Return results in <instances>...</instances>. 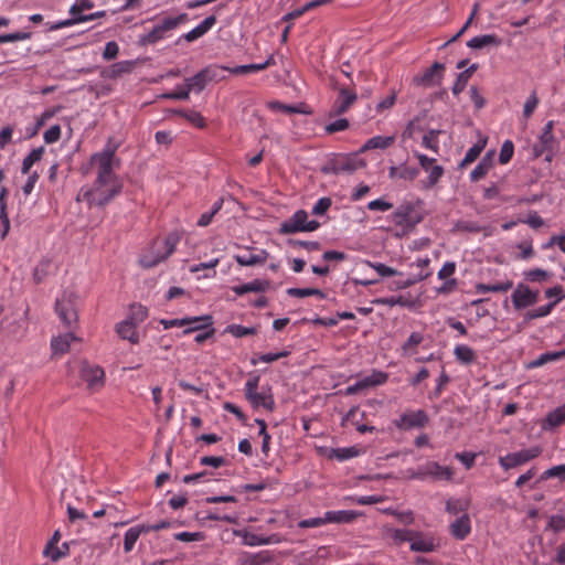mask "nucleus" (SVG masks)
<instances>
[{
	"mask_svg": "<svg viewBox=\"0 0 565 565\" xmlns=\"http://www.w3.org/2000/svg\"><path fill=\"white\" fill-rule=\"evenodd\" d=\"M423 218L424 212L422 209V202L405 201L387 217L391 223L387 231L392 232L397 238L406 237L414 232Z\"/></svg>",
	"mask_w": 565,
	"mask_h": 565,
	"instance_id": "f257e3e1",
	"label": "nucleus"
},
{
	"mask_svg": "<svg viewBox=\"0 0 565 565\" xmlns=\"http://www.w3.org/2000/svg\"><path fill=\"white\" fill-rule=\"evenodd\" d=\"M122 184L119 180L103 181L95 180L90 189H82L77 201H86L89 205L103 206L120 193Z\"/></svg>",
	"mask_w": 565,
	"mask_h": 565,
	"instance_id": "f03ea898",
	"label": "nucleus"
},
{
	"mask_svg": "<svg viewBox=\"0 0 565 565\" xmlns=\"http://www.w3.org/2000/svg\"><path fill=\"white\" fill-rule=\"evenodd\" d=\"M116 150L117 146L108 142L103 151L90 157V164L96 169V180L100 182L118 180L114 172L120 166V160L115 156Z\"/></svg>",
	"mask_w": 565,
	"mask_h": 565,
	"instance_id": "7ed1b4c3",
	"label": "nucleus"
},
{
	"mask_svg": "<svg viewBox=\"0 0 565 565\" xmlns=\"http://www.w3.org/2000/svg\"><path fill=\"white\" fill-rule=\"evenodd\" d=\"M178 242L179 236L177 234H170L163 241L153 242V244L140 255V266L149 269L164 262L174 252Z\"/></svg>",
	"mask_w": 565,
	"mask_h": 565,
	"instance_id": "20e7f679",
	"label": "nucleus"
},
{
	"mask_svg": "<svg viewBox=\"0 0 565 565\" xmlns=\"http://www.w3.org/2000/svg\"><path fill=\"white\" fill-rule=\"evenodd\" d=\"M188 20L186 13L177 17H167L160 23L156 24L148 33L139 38V44L142 46L152 45L163 40L167 34Z\"/></svg>",
	"mask_w": 565,
	"mask_h": 565,
	"instance_id": "39448f33",
	"label": "nucleus"
},
{
	"mask_svg": "<svg viewBox=\"0 0 565 565\" xmlns=\"http://www.w3.org/2000/svg\"><path fill=\"white\" fill-rule=\"evenodd\" d=\"M320 226L316 220L308 221V213L305 210H298L288 220L280 224L279 233L295 234L298 232H313Z\"/></svg>",
	"mask_w": 565,
	"mask_h": 565,
	"instance_id": "423d86ee",
	"label": "nucleus"
},
{
	"mask_svg": "<svg viewBox=\"0 0 565 565\" xmlns=\"http://www.w3.org/2000/svg\"><path fill=\"white\" fill-rule=\"evenodd\" d=\"M79 376L86 383L89 393L100 391L105 385V372L99 365L82 361Z\"/></svg>",
	"mask_w": 565,
	"mask_h": 565,
	"instance_id": "0eeeda50",
	"label": "nucleus"
},
{
	"mask_svg": "<svg viewBox=\"0 0 565 565\" xmlns=\"http://www.w3.org/2000/svg\"><path fill=\"white\" fill-rule=\"evenodd\" d=\"M55 311L65 328H72L77 324L75 296L72 292H64L61 298L56 300Z\"/></svg>",
	"mask_w": 565,
	"mask_h": 565,
	"instance_id": "6e6552de",
	"label": "nucleus"
},
{
	"mask_svg": "<svg viewBox=\"0 0 565 565\" xmlns=\"http://www.w3.org/2000/svg\"><path fill=\"white\" fill-rule=\"evenodd\" d=\"M542 452V448L540 446H534L529 449H523L518 452L509 454L504 457L499 458V463L504 470H510L512 468L519 467L529 462L530 460L539 457Z\"/></svg>",
	"mask_w": 565,
	"mask_h": 565,
	"instance_id": "1a4fd4ad",
	"label": "nucleus"
},
{
	"mask_svg": "<svg viewBox=\"0 0 565 565\" xmlns=\"http://www.w3.org/2000/svg\"><path fill=\"white\" fill-rule=\"evenodd\" d=\"M218 71H222L221 66H210L203 68L194 76L186 78L184 82L186 90L189 93L202 92L210 82L218 77Z\"/></svg>",
	"mask_w": 565,
	"mask_h": 565,
	"instance_id": "9d476101",
	"label": "nucleus"
},
{
	"mask_svg": "<svg viewBox=\"0 0 565 565\" xmlns=\"http://www.w3.org/2000/svg\"><path fill=\"white\" fill-rule=\"evenodd\" d=\"M259 377L255 376L246 382L245 396L254 407L263 406L268 411H273L275 402L271 395L257 392Z\"/></svg>",
	"mask_w": 565,
	"mask_h": 565,
	"instance_id": "9b49d317",
	"label": "nucleus"
},
{
	"mask_svg": "<svg viewBox=\"0 0 565 565\" xmlns=\"http://www.w3.org/2000/svg\"><path fill=\"white\" fill-rule=\"evenodd\" d=\"M445 65L435 62L429 68L413 78L415 85L431 87L440 84L444 76Z\"/></svg>",
	"mask_w": 565,
	"mask_h": 565,
	"instance_id": "f8f14e48",
	"label": "nucleus"
},
{
	"mask_svg": "<svg viewBox=\"0 0 565 565\" xmlns=\"http://www.w3.org/2000/svg\"><path fill=\"white\" fill-rule=\"evenodd\" d=\"M419 166L428 173L426 188H431L437 184L444 174V168L436 163V159L429 158L422 153H416Z\"/></svg>",
	"mask_w": 565,
	"mask_h": 565,
	"instance_id": "ddd939ff",
	"label": "nucleus"
},
{
	"mask_svg": "<svg viewBox=\"0 0 565 565\" xmlns=\"http://www.w3.org/2000/svg\"><path fill=\"white\" fill-rule=\"evenodd\" d=\"M358 99V95L348 88H340L338 97L330 109V116H339L345 113Z\"/></svg>",
	"mask_w": 565,
	"mask_h": 565,
	"instance_id": "4468645a",
	"label": "nucleus"
},
{
	"mask_svg": "<svg viewBox=\"0 0 565 565\" xmlns=\"http://www.w3.org/2000/svg\"><path fill=\"white\" fill-rule=\"evenodd\" d=\"M365 167V161L363 159L358 158L356 156L353 157H345L337 159L330 170L334 174L340 173H352L361 168Z\"/></svg>",
	"mask_w": 565,
	"mask_h": 565,
	"instance_id": "2eb2a0df",
	"label": "nucleus"
},
{
	"mask_svg": "<svg viewBox=\"0 0 565 565\" xmlns=\"http://www.w3.org/2000/svg\"><path fill=\"white\" fill-rule=\"evenodd\" d=\"M537 292L532 291L525 285H519L512 295V302L516 309L525 308L537 301Z\"/></svg>",
	"mask_w": 565,
	"mask_h": 565,
	"instance_id": "dca6fc26",
	"label": "nucleus"
},
{
	"mask_svg": "<svg viewBox=\"0 0 565 565\" xmlns=\"http://www.w3.org/2000/svg\"><path fill=\"white\" fill-rule=\"evenodd\" d=\"M454 476V472L451 468L444 467L438 465L437 462H428L426 463L420 472L417 475L419 478L425 477H434L438 480H450Z\"/></svg>",
	"mask_w": 565,
	"mask_h": 565,
	"instance_id": "f3484780",
	"label": "nucleus"
},
{
	"mask_svg": "<svg viewBox=\"0 0 565 565\" xmlns=\"http://www.w3.org/2000/svg\"><path fill=\"white\" fill-rule=\"evenodd\" d=\"M409 544V547L413 552L429 553L436 548V544L433 537L417 531H412Z\"/></svg>",
	"mask_w": 565,
	"mask_h": 565,
	"instance_id": "a211bd4d",
	"label": "nucleus"
},
{
	"mask_svg": "<svg viewBox=\"0 0 565 565\" xmlns=\"http://www.w3.org/2000/svg\"><path fill=\"white\" fill-rule=\"evenodd\" d=\"M134 68V61H120L111 64L107 68L102 70L100 76L107 79H117L125 74L131 73Z\"/></svg>",
	"mask_w": 565,
	"mask_h": 565,
	"instance_id": "6ab92c4d",
	"label": "nucleus"
},
{
	"mask_svg": "<svg viewBox=\"0 0 565 565\" xmlns=\"http://www.w3.org/2000/svg\"><path fill=\"white\" fill-rule=\"evenodd\" d=\"M81 341V338L76 337L73 332L65 334H58L51 340L52 355H62L68 352L72 342Z\"/></svg>",
	"mask_w": 565,
	"mask_h": 565,
	"instance_id": "aec40b11",
	"label": "nucleus"
},
{
	"mask_svg": "<svg viewBox=\"0 0 565 565\" xmlns=\"http://www.w3.org/2000/svg\"><path fill=\"white\" fill-rule=\"evenodd\" d=\"M235 534L241 536L243 543L248 546L268 545L280 542V537L276 534H273L270 536H259L247 531H237L235 532Z\"/></svg>",
	"mask_w": 565,
	"mask_h": 565,
	"instance_id": "412c9836",
	"label": "nucleus"
},
{
	"mask_svg": "<svg viewBox=\"0 0 565 565\" xmlns=\"http://www.w3.org/2000/svg\"><path fill=\"white\" fill-rule=\"evenodd\" d=\"M427 422V415L423 411L412 412L404 414L401 419L396 423V426L401 429H411L415 427H422Z\"/></svg>",
	"mask_w": 565,
	"mask_h": 565,
	"instance_id": "4be33fe9",
	"label": "nucleus"
},
{
	"mask_svg": "<svg viewBox=\"0 0 565 565\" xmlns=\"http://www.w3.org/2000/svg\"><path fill=\"white\" fill-rule=\"evenodd\" d=\"M450 534L457 540H463L471 531L470 518L467 513L461 514L449 525Z\"/></svg>",
	"mask_w": 565,
	"mask_h": 565,
	"instance_id": "5701e85b",
	"label": "nucleus"
},
{
	"mask_svg": "<svg viewBox=\"0 0 565 565\" xmlns=\"http://www.w3.org/2000/svg\"><path fill=\"white\" fill-rule=\"evenodd\" d=\"M117 334L122 339L127 340L132 344L139 343V333L137 331V324L132 320H124L116 326Z\"/></svg>",
	"mask_w": 565,
	"mask_h": 565,
	"instance_id": "b1692460",
	"label": "nucleus"
},
{
	"mask_svg": "<svg viewBox=\"0 0 565 565\" xmlns=\"http://www.w3.org/2000/svg\"><path fill=\"white\" fill-rule=\"evenodd\" d=\"M553 143H554L553 134H550L548 131H543L542 135L540 136L539 142L536 145H534V147H533L534 156L540 157L544 152L548 151V153L546 154V160L551 161L552 160L551 150H552Z\"/></svg>",
	"mask_w": 565,
	"mask_h": 565,
	"instance_id": "393cba45",
	"label": "nucleus"
},
{
	"mask_svg": "<svg viewBox=\"0 0 565 565\" xmlns=\"http://www.w3.org/2000/svg\"><path fill=\"white\" fill-rule=\"evenodd\" d=\"M215 22L216 18L214 15L205 18L198 26L183 35L184 40L188 42L198 40L203 36L215 24Z\"/></svg>",
	"mask_w": 565,
	"mask_h": 565,
	"instance_id": "a878e982",
	"label": "nucleus"
},
{
	"mask_svg": "<svg viewBox=\"0 0 565 565\" xmlns=\"http://www.w3.org/2000/svg\"><path fill=\"white\" fill-rule=\"evenodd\" d=\"M411 535H412L411 530H401V529H394L391 526H385L383 529L384 539L392 541V543L395 545H401L404 542H409Z\"/></svg>",
	"mask_w": 565,
	"mask_h": 565,
	"instance_id": "bb28decb",
	"label": "nucleus"
},
{
	"mask_svg": "<svg viewBox=\"0 0 565 565\" xmlns=\"http://www.w3.org/2000/svg\"><path fill=\"white\" fill-rule=\"evenodd\" d=\"M143 533H148V529L145 527V524H140L128 529L124 536V551L126 553L131 552L135 546V543Z\"/></svg>",
	"mask_w": 565,
	"mask_h": 565,
	"instance_id": "cd10ccee",
	"label": "nucleus"
},
{
	"mask_svg": "<svg viewBox=\"0 0 565 565\" xmlns=\"http://www.w3.org/2000/svg\"><path fill=\"white\" fill-rule=\"evenodd\" d=\"M501 39L494 34H484L480 36L472 38L467 42V45L473 50H480L487 46H499L501 44Z\"/></svg>",
	"mask_w": 565,
	"mask_h": 565,
	"instance_id": "c85d7f7f",
	"label": "nucleus"
},
{
	"mask_svg": "<svg viewBox=\"0 0 565 565\" xmlns=\"http://www.w3.org/2000/svg\"><path fill=\"white\" fill-rule=\"evenodd\" d=\"M395 141L394 136H375L370 138L361 148V152L371 149H386L391 147Z\"/></svg>",
	"mask_w": 565,
	"mask_h": 565,
	"instance_id": "c756f323",
	"label": "nucleus"
},
{
	"mask_svg": "<svg viewBox=\"0 0 565 565\" xmlns=\"http://www.w3.org/2000/svg\"><path fill=\"white\" fill-rule=\"evenodd\" d=\"M269 285L270 284L268 280L255 279L250 282L236 286L233 288V290L236 295H244L246 292H260L266 291L269 288Z\"/></svg>",
	"mask_w": 565,
	"mask_h": 565,
	"instance_id": "7c9ffc66",
	"label": "nucleus"
},
{
	"mask_svg": "<svg viewBox=\"0 0 565 565\" xmlns=\"http://www.w3.org/2000/svg\"><path fill=\"white\" fill-rule=\"evenodd\" d=\"M359 515L355 511H330L326 513V520L331 523H349Z\"/></svg>",
	"mask_w": 565,
	"mask_h": 565,
	"instance_id": "2f4dec72",
	"label": "nucleus"
},
{
	"mask_svg": "<svg viewBox=\"0 0 565 565\" xmlns=\"http://www.w3.org/2000/svg\"><path fill=\"white\" fill-rule=\"evenodd\" d=\"M457 228L463 232L478 233L482 232L483 236H491L494 232V227L491 225L481 226L476 222L465 221L457 224Z\"/></svg>",
	"mask_w": 565,
	"mask_h": 565,
	"instance_id": "473e14b6",
	"label": "nucleus"
},
{
	"mask_svg": "<svg viewBox=\"0 0 565 565\" xmlns=\"http://www.w3.org/2000/svg\"><path fill=\"white\" fill-rule=\"evenodd\" d=\"M268 258V253L266 250H260L258 254H252L249 256L236 255L235 260L241 266H254L258 264H264Z\"/></svg>",
	"mask_w": 565,
	"mask_h": 565,
	"instance_id": "72a5a7b5",
	"label": "nucleus"
},
{
	"mask_svg": "<svg viewBox=\"0 0 565 565\" xmlns=\"http://www.w3.org/2000/svg\"><path fill=\"white\" fill-rule=\"evenodd\" d=\"M417 174L418 170L416 168H409L406 166L390 168L391 179L414 180L417 177Z\"/></svg>",
	"mask_w": 565,
	"mask_h": 565,
	"instance_id": "f704fd0d",
	"label": "nucleus"
},
{
	"mask_svg": "<svg viewBox=\"0 0 565 565\" xmlns=\"http://www.w3.org/2000/svg\"><path fill=\"white\" fill-rule=\"evenodd\" d=\"M68 553V545L66 543L62 544V546L56 545H46L43 554L49 557L53 562H57L62 557L66 556Z\"/></svg>",
	"mask_w": 565,
	"mask_h": 565,
	"instance_id": "c9c22d12",
	"label": "nucleus"
},
{
	"mask_svg": "<svg viewBox=\"0 0 565 565\" xmlns=\"http://www.w3.org/2000/svg\"><path fill=\"white\" fill-rule=\"evenodd\" d=\"M486 140H480L476 145H473L466 153L462 161L459 163V168L462 169L467 167L468 164L472 163L481 153L486 146Z\"/></svg>",
	"mask_w": 565,
	"mask_h": 565,
	"instance_id": "e433bc0d",
	"label": "nucleus"
},
{
	"mask_svg": "<svg viewBox=\"0 0 565 565\" xmlns=\"http://www.w3.org/2000/svg\"><path fill=\"white\" fill-rule=\"evenodd\" d=\"M423 334L419 332H414L409 335L407 341L402 345V354L404 356H409L415 353V348L423 342Z\"/></svg>",
	"mask_w": 565,
	"mask_h": 565,
	"instance_id": "4c0bfd02",
	"label": "nucleus"
},
{
	"mask_svg": "<svg viewBox=\"0 0 565 565\" xmlns=\"http://www.w3.org/2000/svg\"><path fill=\"white\" fill-rule=\"evenodd\" d=\"M201 320H205L206 322H209L210 316L191 317V318L172 319V320H161V323L163 324L164 329H169L172 327H184L190 323L200 322Z\"/></svg>",
	"mask_w": 565,
	"mask_h": 565,
	"instance_id": "58836bf2",
	"label": "nucleus"
},
{
	"mask_svg": "<svg viewBox=\"0 0 565 565\" xmlns=\"http://www.w3.org/2000/svg\"><path fill=\"white\" fill-rule=\"evenodd\" d=\"M456 359L465 364H469L476 360L475 351L468 345H457L454 350Z\"/></svg>",
	"mask_w": 565,
	"mask_h": 565,
	"instance_id": "ea45409f",
	"label": "nucleus"
},
{
	"mask_svg": "<svg viewBox=\"0 0 565 565\" xmlns=\"http://www.w3.org/2000/svg\"><path fill=\"white\" fill-rule=\"evenodd\" d=\"M388 379V375L381 371H373L371 375L365 376L361 380L364 388L375 385L384 384Z\"/></svg>",
	"mask_w": 565,
	"mask_h": 565,
	"instance_id": "a19ab883",
	"label": "nucleus"
},
{
	"mask_svg": "<svg viewBox=\"0 0 565 565\" xmlns=\"http://www.w3.org/2000/svg\"><path fill=\"white\" fill-rule=\"evenodd\" d=\"M44 152V148L43 147H40V148H36V149H33L29 154L28 157L24 158L23 162H22V173L26 174L29 173L31 167L41 160L42 158V154Z\"/></svg>",
	"mask_w": 565,
	"mask_h": 565,
	"instance_id": "79ce46f5",
	"label": "nucleus"
},
{
	"mask_svg": "<svg viewBox=\"0 0 565 565\" xmlns=\"http://www.w3.org/2000/svg\"><path fill=\"white\" fill-rule=\"evenodd\" d=\"M491 166H492L491 159L488 158V157L483 158L478 163V166L471 171V173H470L471 180L472 181H478V180L482 179L488 173V171L490 170Z\"/></svg>",
	"mask_w": 565,
	"mask_h": 565,
	"instance_id": "37998d69",
	"label": "nucleus"
},
{
	"mask_svg": "<svg viewBox=\"0 0 565 565\" xmlns=\"http://www.w3.org/2000/svg\"><path fill=\"white\" fill-rule=\"evenodd\" d=\"M225 332L232 334L235 338H242L246 335L256 334L257 330L254 327H243L239 324H230L226 327Z\"/></svg>",
	"mask_w": 565,
	"mask_h": 565,
	"instance_id": "c03bdc74",
	"label": "nucleus"
},
{
	"mask_svg": "<svg viewBox=\"0 0 565 565\" xmlns=\"http://www.w3.org/2000/svg\"><path fill=\"white\" fill-rule=\"evenodd\" d=\"M469 507V501H461L458 499H450L446 502V511L450 514L458 515L466 513Z\"/></svg>",
	"mask_w": 565,
	"mask_h": 565,
	"instance_id": "a18cd8bd",
	"label": "nucleus"
},
{
	"mask_svg": "<svg viewBox=\"0 0 565 565\" xmlns=\"http://www.w3.org/2000/svg\"><path fill=\"white\" fill-rule=\"evenodd\" d=\"M512 286H513L512 281L507 280V281H502V282H498V284H493V285L480 284L477 286V290L480 292H487V291L505 292L509 289H511Z\"/></svg>",
	"mask_w": 565,
	"mask_h": 565,
	"instance_id": "49530a36",
	"label": "nucleus"
},
{
	"mask_svg": "<svg viewBox=\"0 0 565 565\" xmlns=\"http://www.w3.org/2000/svg\"><path fill=\"white\" fill-rule=\"evenodd\" d=\"M561 359L559 356V352H546V353H543L541 354L537 359L531 361L526 367L527 369H535V367H540L548 362H553V361H556Z\"/></svg>",
	"mask_w": 565,
	"mask_h": 565,
	"instance_id": "de8ad7c7",
	"label": "nucleus"
},
{
	"mask_svg": "<svg viewBox=\"0 0 565 565\" xmlns=\"http://www.w3.org/2000/svg\"><path fill=\"white\" fill-rule=\"evenodd\" d=\"M175 114L183 116L188 121H190L192 125H194L198 128L205 127V120H204L203 116L195 110H191V111L177 110Z\"/></svg>",
	"mask_w": 565,
	"mask_h": 565,
	"instance_id": "09e8293b",
	"label": "nucleus"
},
{
	"mask_svg": "<svg viewBox=\"0 0 565 565\" xmlns=\"http://www.w3.org/2000/svg\"><path fill=\"white\" fill-rule=\"evenodd\" d=\"M104 15H105L104 11H98V12H95V13H92V14H87V15H78V18H73V19L60 22L58 24L55 25V28L58 29V28L72 25V24H75V23L94 20V19L100 18V17H104Z\"/></svg>",
	"mask_w": 565,
	"mask_h": 565,
	"instance_id": "8fccbe9b",
	"label": "nucleus"
},
{
	"mask_svg": "<svg viewBox=\"0 0 565 565\" xmlns=\"http://www.w3.org/2000/svg\"><path fill=\"white\" fill-rule=\"evenodd\" d=\"M148 316V310L141 305H134L131 307L130 316L127 320H132L137 326L142 322Z\"/></svg>",
	"mask_w": 565,
	"mask_h": 565,
	"instance_id": "3c124183",
	"label": "nucleus"
},
{
	"mask_svg": "<svg viewBox=\"0 0 565 565\" xmlns=\"http://www.w3.org/2000/svg\"><path fill=\"white\" fill-rule=\"evenodd\" d=\"M439 130H430L428 134L424 135L423 137V145L434 151V152H437L438 151V135H439Z\"/></svg>",
	"mask_w": 565,
	"mask_h": 565,
	"instance_id": "603ef678",
	"label": "nucleus"
},
{
	"mask_svg": "<svg viewBox=\"0 0 565 565\" xmlns=\"http://www.w3.org/2000/svg\"><path fill=\"white\" fill-rule=\"evenodd\" d=\"M267 106L271 110L280 111L288 115L301 113V110L296 106L285 105L276 100L269 102Z\"/></svg>",
	"mask_w": 565,
	"mask_h": 565,
	"instance_id": "864d4df0",
	"label": "nucleus"
},
{
	"mask_svg": "<svg viewBox=\"0 0 565 565\" xmlns=\"http://www.w3.org/2000/svg\"><path fill=\"white\" fill-rule=\"evenodd\" d=\"M513 151H514V146H513L512 141H510V140L504 141L501 147L500 154H499L500 163L507 164L511 160V158L513 156Z\"/></svg>",
	"mask_w": 565,
	"mask_h": 565,
	"instance_id": "5fc2aeb1",
	"label": "nucleus"
},
{
	"mask_svg": "<svg viewBox=\"0 0 565 565\" xmlns=\"http://www.w3.org/2000/svg\"><path fill=\"white\" fill-rule=\"evenodd\" d=\"M366 264L373 269H375L376 273L382 277H391L397 275V271L394 268L388 267L382 263L366 262Z\"/></svg>",
	"mask_w": 565,
	"mask_h": 565,
	"instance_id": "6e6d98bb",
	"label": "nucleus"
},
{
	"mask_svg": "<svg viewBox=\"0 0 565 565\" xmlns=\"http://www.w3.org/2000/svg\"><path fill=\"white\" fill-rule=\"evenodd\" d=\"M546 422L553 427L558 426L562 423H564L565 422V413H564L562 406L556 408L555 411L551 412L546 417Z\"/></svg>",
	"mask_w": 565,
	"mask_h": 565,
	"instance_id": "4d7b16f0",
	"label": "nucleus"
},
{
	"mask_svg": "<svg viewBox=\"0 0 565 565\" xmlns=\"http://www.w3.org/2000/svg\"><path fill=\"white\" fill-rule=\"evenodd\" d=\"M348 127H349L348 119L340 118V119H337V120L328 124L324 129L328 134H334L338 131H343V130L348 129Z\"/></svg>",
	"mask_w": 565,
	"mask_h": 565,
	"instance_id": "13d9d810",
	"label": "nucleus"
},
{
	"mask_svg": "<svg viewBox=\"0 0 565 565\" xmlns=\"http://www.w3.org/2000/svg\"><path fill=\"white\" fill-rule=\"evenodd\" d=\"M555 303H556V301H553L546 306H542V307L536 308L535 310L529 311L526 313V318L531 320V319H535V318L545 317L551 312V310L553 309Z\"/></svg>",
	"mask_w": 565,
	"mask_h": 565,
	"instance_id": "bf43d9fd",
	"label": "nucleus"
},
{
	"mask_svg": "<svg viewBox=\"0 0 565 565\" xmlns=\"http://www.w3.org/2000/svg\"><path fill=\"white\" fill-rule=\"evenodd\" d=\"M554 477L565 479V465H559L547 469L546 471L543 472L541 479L545 480Z\"/></svg>",
	"mask_w": 565,
	"mask_h": 565,
	"instance_id": "052dcab7",
	"label": "nucleus"
},
{
	"mask_svg": "<svg viewBox=\"0 0 565 565\" xmlns=\"http://www.w3.org/2000/svg\"><path fill=\"white\" fill-rule=\"evenodd\" d=\"M119 53V46L115 41H110L106 43L104 52H103V58L106 61H110L117 57Z\"/></svg>",
	"mask_w": 565,
	"mask_h": 565,
	"instance_id": "680f3d73",
	"label": "nucleus"
},
{
	"mask_svg": "<svg viewBox=\"0 0 565 565\" xmlns=\"http://www.w3.org/2000/svg\"><path fill=\"white\" fill-rule=\"evenodd\" d=\"M539 104V99L536 97V94L535 93H532L529 98L526 99L525 104H524V107H523V116L525 118H529L531 117V115L533 114L534 109L536 108Z\"/></svg>",
	"mask_w": 565,
	"mask_h": 565,
	"instance_id": "e2e57ef3",
	"label": "nucleus"
},
{
	"mask_svg": "<svg viewBox=\"0 0 565 565\" xmlns=\"http://www.w3.org/2000/svg\"><path fill=\"white\" fill-rule=\"evenodd\" d=\"M332 454L340 460H345L358 456L359 451L354 447L333 449Z\"/></svg>",
	"mask_w": 565,
	"mask_h": 565,
	"instance_id": "0e129e2a",
	"label": "nucleus"
},
{
	"mask_svg": "<svg viewBox=\"0 0 565 565\" xmlns=\"http://www.w3.org/2000/svg\"><path fill=\"white\" fill-rule=\"evenodd\" d=\"M331 199L329 198H321L312 207V213L315 215H322L324 214L329 207L331 206Z\"/></svg>",
	"mask_w": 565,
	"mask_h": 565,
	"instance_id": "69168bd1",
	"label": "nucleus"
},
{
	"mask_svg": "<svg viewBox=\"0 0 565 565\" xmlns=\"http://www.w3.org/2000/svg\"><path fill=\"white\" fill-rule=\"evenodd\" d=\"M60 137H61V127L58 125L52 126L43 135V138L46 143H53V142L57 141L60 139Z\"/></svg>",
	"mask_w": 565,
	"mask_h": 565,
	"instance_id": "338daca9",
	"label": "nucleus"
},
{
	"mask_svg": "<svg viewBox=\"0 0 565 565\" xmlns=\"http://www.w3.org/2000/svg\"><path fill=\"white\" fill-rule=\"evenodd\" d=\"M367 209L371 211H388L393 209V204L391 202L384 201L382 199L373 200L369 202Z\"/></svg>",
	"mask_w": 565,
	"mask_h": 565,
	"instance_id": "774afa93",
	"label": "nucleus"
}]
</instances>
